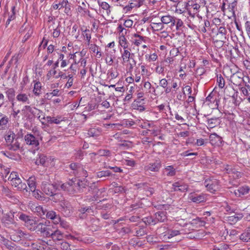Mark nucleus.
I'll return each mask as SVG.
<instances>
[{
    "label": "nucleus",
    "mask_w": 250,
    "mask_h": 250,
    "mask_svg": "<svg viewBox=\"0 0 250 250\" xmlns=\"http://www.w3.org/2000/svg\"><path fill=\"white\" fill-rule=\"evenodd\" d=\"M29 83V78L27 76H24L21 83V89L24 87L25 85Z\"/></svg>",
    "instance_id": "4d7b16f0"
},
{
    "label": "nucleus",
    "mask_w": 250,
    "mask_h": 250,
    "mask_svg": "<svg viewBox=\"0 0 250 250\" xmlns=\"http://www.w3.org/2000/svg\"><path fill=\"white\" fill-rule=\"evenodd\" d=\"M120 52L122 54V58L124 62H128L130 59H132V62L129 63V68L132 69L136 63L135 60L131 58V56L133 55V54H131L130 51L127 49H124L123 52L120 50Z\"/></svg>",
    "instance_id": "6e6552de"
},
{
    "label": "nucleus",
    "mask_w": 250,
    "mask_h": 250,
    "mask_svg": "<svg viewBox=\"0 0 250 250\" xmlns=\"http://www.w3.org/2000/svg\"><path fill=\"white\" fill-rule=\"evenodd\" d=\"M24 140L27 145L32 147H37L39 145L38 138L31 134H27L24 136Z\"/></svg>",
    "instance_id": "4468645a"
},
{
    "label": "nucleus",
    "mask_w": 250,
    "mask_h": 250,
    "mask_svg": "<svg viewBox=\"0 0 250 250\" xmlns=\"http://www.w3.org/2000/svg\"><path fill=\"white\" fill-rule=\"evenodd\" d=\"M24 235V232L22 231L21 229L17 230L15 232V235L17 238H14V241H19L20 240L23 239Z\"/></svg>",
    "instance_id": "e433bc0d"
},
{
    "label": "nucleus",
    "mask_w": 250,
    "mask_h": 250,
    "mask_svg": "<svg viewBox=\"0 0 250 250\" xmlns=\"http://www.w3.org/2000/svg\"><path fill=\"white\" fill-rule=\"evenodd\" d=\"M27 184L31 191L35 190L36 188V182L35 177H29L27 180Z\"/></svg>",
    "instance_id": "cd10ccee"
},
{
    "label": "nucleus",
    "mask_w": 250,
    "mask_h": 250,
    "mask_svg": "<svg viewBox=\"0 0 250 250\" xmlns=\"http://www.w3.org/2000/svg\"><path fill=\"white\" fill-rule=\"evenodd\" d=\"M133 21L131 20H125L124 21V25L128 28L131 27L132 26Z\"/></svg>",
    "instance_id": "e2e57ef3"
},
{
    "label": "nucleus",
    "mask_w": 250,
    "mask_h": 250,
    "mask_svg": "<svg viewBox=\"0 0 250 250\" xmlns=\"http://www.w3.org/2000/svg\"><path fill=\"white\" fill-rule=\"evenodd\" d=\"M63 234L61 231L57 229L53 232H51V237L55 242H60L62 241L63 238Z\"/></svg>",
    "instance_id": "6ab92c4d"
},
{
    "label": "nucleus",
    "mask_w": 250,
    "mask_h": 250,
    "mask_svg": "<svg viewBox=\"0 0 250 250\" xmlns=\"http://www.w3.org/2000/svg\"><path fill=\"white\" fill-rule=\"evenodd\" d=\"M240 238L245 242L250 241V232L249 231L244 232L240 235Z\"/></svg>",
    "instance_id": "c9c22d12"
},
{
    "label": "nucleus",
    "mask_w": 250,
    "mask_h": 250,
    "mask_svg": "<svg viewBox=\"0 0 250 250\" xmlns=\"http://www.w3.org/2000/svg\"><path fill=\"white\" fill-rule=\"evenodd\" d=\"M161 21L163 23H171V25L175 24V20L173 17H161Z\"/></svg>",
    "instance_id": "7c9ffc66"
},
{
    "label": "nucleus",
    "mask_w": 250,
    "mask_h": 250,
    "mask_svg": "<svg viewBox=\"0 0 250 250\" xmlns=\"http://www.w3.org/2000/svg\"><path fill=\"white\" fill-rule=\"evenodd\" d=\"M11 184L13 187H14L18 190H26V191H27V190L26 189L27 187L26 184L22 183L21 179L19 177L12 181L11 182Z\"/></svg>",
    "instance_id": "dca6fc26"
},
{
    "label": "nucleus",
    "mask_w": 250,
    "mask_h": 250,
    "mask_svg": "<svg viewBox=\"0 0 250 250\" xmlns=\"http://www.w3.org/2000/svg\"><path fill=\"white\" fill-rule=\"evenodd\" d=\"M54 76L55 78L58 79V78H62L63 79H65L67 78L66 75H65L62 72L59 71L58 74H56L55 75H49L48 77L50 76Z\"/></svg>",
    "instance_id": "603ef678"
},
{
    "label": "nucleus",
    "mask_w": 250,
    "mask_h": 250,
    "mask_svg": "<svg viewBox=\"0 0 250 250\" xmlns=\"http://www.w3.org/2000/svg\"><path fill=\"white\" fill-rule=\"evenodd\" d=\"M164 172L167 176H173L176 174V172L172 166H169L164 169Z\"/></svg>",
    "instance_id": "a878e982"
},
{
    "label": "nucleus",
    "mask_w": 250,
    "mask_h": 250,
    "mask_svg": "<svg viewBox=\"0 0 250 250\" xmlns=\"http://www.w3.org/2000/svg\"><path fill=\"white\" fill-rule=\"evenodd\" d=\"M241 90L244 96H249L250 95V90H249L246 87H242L241 88Z\"/></svg>",
    "instance_id": "774afa93"
},
{
    "label": "nucleus",
    "mask_w": 250,
    "mask_h": 250,
    "mask_svg": "<svg viewBox=\"0 0 250 250\" xmlns=\"http://www.w3.org/2000/svg\"><path fill=\"white\" fill-rule=\"evenodd\" d=\"M226 30L224 27H220L219 28L218 32L217 34V36H220L221 35V37H220V40H225L226 39Z\"/></svg>",
    "instance_id": "72a5a7b5"
},
{
    "label": "nucleus",
    "mask_w": 250,
    "mask_h": 250,
    "mask_svg": "<svg viewBox=\"0 0 250 250\" xmlns=\"http://www.w3.org/2000/svg\"><path fill=\"white\" fill-rule=\"evenodd\" d=\"M83 32H84L83 34V36L86 39V40L87 41L88 43H89L90 39H91V34L89 33V30L88 29L83 30L82 29Z\"/></svg>",
    "instance_id": "a18cd8bd"
},
{
    "label": "nucleus",
    "mask_w": 250,
    "mask_h": 250,
    "mask_svg": "<svg viewBox=\"0 0 250 250\" xmlns=\"http://www.w3.org/2000/svg\"><path fill=\"white\" fill-rule=\"evenodd\" d=\"M188 199L196 203H200L206 201L207 199V195L205 194H198L195 193H190L188 196Z\"/></svg>",
    "instance_id": "9d476101"
},
{
    "label": "nucleus",
    "mask_w": 250,
    "mask_h": 250,
    "mask_svg": "<svg viewBox=\"0 0 250 250\" xmlns=\"http://www.w3.org/2000/svg\"><path fill=\"white\" fill-rule=\"evenodd\" d=\"M98 154L101 156H110L111 153L109 150L107 149H100L98 152Z\"/></svg>",
    "instance_id": "a19ab883"
},
{
    "label": "nucleus",
    "mask_w": 250,
    "mask_h": 250,
    "mask_svg": "<svg viewBox=\"0 0 250 250\" xmlns=\"http://www.w3.org/2000/svg\"><path fill=\"white\" fill-rule=\"evenodd\" d=\"M6 94L9 99L12 98L15 96V90L13 88H9L6 91Z\"/></svg>",
    "instance_id": "5fc2aeb1"
},
{
    "label": "nucleus",
    "mask_w": 250,
    "mask_h": 250,
    "mask_svg": "<svg viewBox=\"0 0 250 250\" xmlns=\"http://www.w3.org/2000/svg\"><path fill=\"white\" fill-rule=\"evenodd\" d=\"M34 213H36L38 215L42 216L44 215L46 212V210H44L43 208L41 206H38L37 205L36 206L35 210L33 211Z\"/></svg>",
    "instance_id": "473e14b6"
},
{
    "label": "nucleus",
    "mask_w": 250,
    "mask_h": 250,
    "mask_svg": "<svg viewBox=\"0 0 250 250\" xmlns=\"http://www.w3.org/2000/svg\"><path fill=\"white\" fill-rule=\"evenodd\" d=\"M245 28L249 37L250 38V22L246 21L245 23Z\"/></svg>",
    "instance_id": "338daca9"
},
{
    "label": "nucleus",
    "mask_w": 250,
    "mask_h": 250,
    "mask_svg": "<svg viewBox=\"0 0 250 250\" xmlns=\"http://www.w3.org/2000/svg\"><path fill=\"white\" fill-rule=\"evenodd\" d=\"M36 164H41L44 167H53L55 165L54 159L51 157L47 158L43 155H41L36 160Z\"/></svg>",
    "instance_id": "1a4fd4ad"
},
{
    "label": "nucleus",
    "mask_w": 250,
    "mask_h": 250,
    "mask_svg": "<svg viewBox=\"0 0 250 250\" xmlns=\"http://www.w3.org/2000/svg\"><path fill=\"white\" fill-rule=\"evenodd\" d=\"M186 7L189 16H195L198 14L201 11H204L207 9L206 6L200 5L193 0L186 2Z\"/></svg>",
    "instance_id": "7ed1b4c3"
},
{
    "label": "nucleus",
    "mask_w": 250,
    "mask_h": 250,
    "mask_svg": "<svg viewBox=\"0 0 250 250\" xmlns=\"http://www.w3.org/2000/svg\"><path fill=\"white\" fill-rule=\"evenodd\" d=\"M61 248L62 250H71L69 244L66 242H62L61 243Z\"/></svg>",
    "instance_id": "6e6d98bb"
},
{
    "label": "nucleus",
    "mask_w": 250,
    "mask_h": 250,
    "mask_svg": "<svg viewBox=\"0 0 250 250\" xmlns=\"http://www.w3.org/2000/svg\"><path fill=\"white\" fill-rule=\"evenodd\" d=\"M91 50L95 52L97 55H99V56H101V53L98 51V47L96 45H91L90 47Z\"/></svg>",
    "instance_id": "680f3d73"
},
{
    "label": "nucleus",
    "mask_w": 250,
    "mask_h": 250,
    "mask_svg": "<svg viewBox=\"0 0 250 250\" xmlns=\"http://www.w3.org/2000/svg\"><path fill=\"white\" fill-rule=\"evenodd\" d=\"M249 80V77H243V74L239 72H237L232 74L230 78V80L232 83L236 85H240L242 82L246 83V80Z\"/></svg>",
    "instance_id": "0eeeda50"
},
{
    "label": "nucleus",
    "mask_w": 250,
    "mask_h": 250,
    "mask_svg": "<svg viewBox=\"0 0 250 250\" xmlns=\"http://www.w3.org/2000/svg\"><path fill=\"white\" fill-rule=\"evenodd\" d=\"M9 241L7 239H5L3 236L0 234V243L8 247L9 246Z\"/></svg>",
    "instance_id": "052dcab7"
},
{
    "label": "nucleus",
    "mask_w": 250,
    "mask_h": 250,
    "mask_svg": "<svg viewBox=\"0 0 250 250\" xmlns=\"http://www.w3.org/2000/svg\"><path fill=\"white\" fill-rule=\"evenodd\" d=\"M60 209L65 216H69L73 212V208L68 202H61Z\"/></svg>",
    "instance_id": "ddd939ff"
},
{
    "label": "nucleus",
    "mask_w": 250,
    "mask_h": 250,
    "mask_svg": "<svg viewBox=\"0 0 250 250\" xmlns=\"http://www.w3.org/2000/svg\"><path fill=\"white\" fill-rule=\"evenodd\" d=\"M168 83L166 79H162L159 81V85L162 87L163 88H165L167 86Z\"/></svg>",
    "instance_id": "13d9d810"
},
{
    "label": "nucleus",
    "mask_w": 250,
    "mask_h": 250,
    "mask_svg": "<svg viewBox=\"0 0 250 250\" xmlns=\"http://www.w3.org/2000/svg\"><path fill=\"white\" fill-rule=\"evenodd\" d=\"M205 144V140L202 138L198 139L195 143L196 146H202Z\"/></svg>",
    "instance_id": "0e129e2a"
},
{
    "label": "nucleus",
    "mask_w": 250,
    "mask_h": 250,
    "mask_svg": "<svg viewBox=\"0 0 250 250\" xmlns=\"http://www.w3.org/2000/svg\"><path fill=\"white\" fill-rule=\"evenodd\" d=\"M89 229L92 231H95L100 229L101 226L99 220L95 218H91L87 223Z\"/></svg>",
    "instance_id": "2eb2a0df"
},
{
    "label": "nucleus",
    "mask_w": 250,
    "mask_h": 250,
    "mask_svg": "<svg viewBox=\"0 0 250 250\" xmlns=\"http://www.w3.org/2000/svg\"><path fill=\"white\" fill-rule=\"evenodd\" d=\"M59 223L60 224L61 227L65 229H68L70 228L69 223L63 220H62L61 218Z\"/></svg>",
    "instance_id": "8fccbe9b"
},
{
    "label": "nucleus",
    "mask_w": 250,
    "mask_h": 250,
    "mask_svg": "<svg viewBox=\"0 0 250 250\" xmlns=\"http://www.w3.org/2000/svg\"><path fill=\"white\" fill-rule=\"evenodd\" d=\"M141 73H142V75H147V76H149V75H147V73H148V70L146 68V66L145 65H142L141 66Z\"/></svg>",
    "instance_id": "69168bd1"
},
{
    "label": "nucleus",
    "mask_w": 250,
    "mask_h": 250,
    "mask_svg": "<svg viewBox=\"0 0 250 250\" xmlns=\"http://www.w3.org/2000/svg\"><path fill=\"white\" fill-rule=\"evenodd\" d=\"M20 148V144L17 141L13 142V143L10 146L9 148L14 151H16Z\"/></svg>",
    "instance_id": "79ce46f5"
},
{
    "label": "nucleus",
    "mask_w": 250,
    "mask_h": 250,
    "mask_svg": "<svg viewBox=\"0 0 250 250\" xmlns=\"http://www.w3.org/2000/svg\"><path fill=\"white\" fill-rule=\"evenodd\" d=\"M64 55L62 54H60L58 57V60L59 61H62L61 66V67H64L67 65V63L65 60H64Z\"/></svg>",
    "instance_id": "37998d69"
},
{
    "label": "nucleus",
    "mask_w": 250,
    "mask_h": 250,
    "mask_svg": "<svg viewBox=\"0 0 250 250\" xmlns=\"http://www.w3.org/2000/svg\"><path fill=\"white\" fill-rule=\"evenodd\" d=\"M77 10L79 14L83 16H90L89 11L81 6H79Z\"/></svg>",
    "instance_id": "2f4dec72"
},
{
    "label": "nucleus",
    "mask_w": 250,
    "mask_h": 250,
    "mask_svg": "<svg viewBox=\"0 0 250 250\" xmlns=\"http://www.w3.org/2000/svg\"><path fill=\"white\" fill-rule=\"evenodd\" d=\"M45 215L46 218L53 220L55 224H59L60 222V216L57 214L56 212L53 210H50L45 212Z\"/></svg>",
    "instance_id": "a211bd4d"
},
{
    "label": "nucleus",
    "mask_w": 250,
    "mask_h": 250,
    "mask_svg": "<svg viewBox=\"0 0 250 250\" xmlns=\"http://www.w3.org/2000/svg\"><path fill=\"white\" fill-rule=\"evenodd\" d=\"M29 95L25 93H21L18 94L16 96V99L20 102L23 104H29Z\"/></svg>",
    "instance_id": "4be33fe9"
},
{
    "label": "nucleus",
    "mask_w": 250,
    "mask_h": 250,
    "mask_svg": "<svg viewBox=\"0 0 250 250\" xmlns=\"http://www.w3.org/2000/svg\"><path fill=\"white\" fill-rule=\"evenodd\" d=\"M8 121V118L5 116L2 115V114H0V125H5Z\"/></svg>",
    "instance_id": "3c124183"
},
{
    "label": "nucleus",
    "mask_w": 250,
    "mask_h": 250,
    "mask_svg": "<svg viewBox=\"0 0 250 250\" xmlns=\"http://www.w3.org/2000/svg\"><path fill=\"white\" fill-rule=\"evenodd\" d=\"M229 176L233 179H238L241 176V173L235 169Z\"/></svg>",
    "instance_id": "09e8293b"
},
{
    "label": "nucleus",
    "mask_w": 250,
    "mask_h": 250,
    "mask_svg": "<svg viewBox=\"0 0 250 250\" xmlns=\"http://www.w3.org/2000/svg\"><path fill=\"white\" fill-rule=\"evenodd\" d=\"M31 191L33 192V196L38 199H40L42 197V195H43V193L40 191L38 189H35L34 190H31Z\"/></svg>",
    "instance_id": "de8ad7c7"
},
{
    "label": "nucleus",
    "mask_w": 250,
    "mask_h": 250,
    "mask_svg": "<svg viewBox=\"0 0 250 250\" xmlns=\"http://www.w3.org/2000/svg\"><path fill=\"white\" fill-rule=\"evenodd\" d=\"M107 75L111 79H115L118 76V73L115 69H111L108 70Z\"/></svg>",
    "instance_id": "f704fd0d"
},
{
    "label": "nucleus",
    "mask_w": 250,
    "mask_h": 250,
    "mask_svg": "<svg viewBox=\"0 0 250 250\" xmlns=\"http://www.w3.org/2000/svg\"><path fill=\"white\" fill-rule=\"evenodd\" d=\"M249 190L250 188L248 186H243L239 188L236 190H235L234 192L236 196L240 197L247 194L249 192Z\"/></svg>",
    "instance_id": "412c9836"
},
{
    "label": "nucleus",
    "mask_w": 250,
    "mask_h": 250,
    "mask_svg": "<svg viewBox=\"0 0 250 250\" xmlns=\"http://www.w3.org/2000/svg\"><path fill=\"white\" fill-rule=\"evenodd\" d=\"M174 191H180L184 192L188 189V186L186 184H181L179 182H176L172 185Z\"/></svg>",
    "instance_id": "5701e85b"
},
{
    "label": "nucleus",
    "mask_w": 250,
    "mask_h": 250,
    "mask_svg": "<svg viewBox=\"0 0 250 250\" xmlns=\"http://www.w3.org/2000/svg\"><path fill=\"white\" fill-rule=\"evenodd\" d=\"M70 168L76 171L77 174H79V171L82 170V167L76 163H72L70 165Z\"/></svg>",
    "instance_id": "58836bf2"
},
{
    "label": "nucleus",
    "mask_w": 250,
    "mask_h": 250,
    "mask_svg": "<svg viewBox=\"0 0 250 250\" xmlns=\"http://www.w3.org/2000/svg\"><path fill=\"white\" fill-rule=\"evenodd\" d=\"M61 186L60 183L51 184L46 182H43L41 185V189L45 194L52 196L56 195V190H59Z\"/></svg>",
    "instance_id": "20e7f679"
},
{
    "label": "nucleus",
    "mask_w": 250,
    "mask_h": 250,
    "mask_svg": "<svg viewBox=\"0 0 250 250\" xmlns=\"http://www.w3.org/2000/svg\"><path fill=\"white\" fill-rule=\"evenodd\" d=\"M209 141L212 146H219L222 144L223 141L220 136L214 133L210 135Z\"/></svg>",
    "instance_id": "f3484780"
},
{
    "label": "nucleus",
    "mask_w": 250,
    "mask_h": 250,
    "mask_svg": "<svg viewBox=\"0 0 250 250\" xmlns=\"http://www.w3.org/2000/svg\"><path fill=\"white\" fill-rule=\"evenodd\" d=\"M161 167V163L159 160H156L146 165L144 169L146 171L158 172Z\"/></svg>",
    "instance_id": "9b49d317"
},
{
    "label": "nucleus",
    "mask_w": 250,
    "mask_h": 250,
    "mask_svg": "<svg viewBox=\"0 0 250 250\" xmlns=\"http://www.w3.org/2000/svg\"><path fill=\"white\" fill-rule=\"evenodd\" d=\"M44 119L48 124H59L62 121H63V119L61 116H57L56 117H51L50 116H47L46 118H44Z\"/></svg>",
    "instance_id": "b1692460"
},
{
    "label": "nucleus",
    "mask_w": 250,
    "mask_h": 250,
    "mask_svg": "<svg viewBox=\"0 0 250 250\" xmlns=\"http://www.w3.org/2000/svg\"><path fill=\"white\" fill-rule=\"evenodd\" d=\"M236 3L234 2L229 4L223 2L221 9L224 12V16H235L234 9Z\"/></svg>",
    "instance_id": "423d86ee"
},
{
    "label": "nucleus",
    "mask_w": 250,
    "mask_h": 250,
    "mask_svg": "<svg viewBox=\"0 0 250 250\" xmlns=\"http://www.w3.org/2000/svg\"><path fill=\"white\" fill-rule=\"evenodd\" d=\"M98 3L101 8L103 10V14L109 15L110 13L109 5L106 2H102L100 3V1H98Z\"/></svg>",
    "instance_id": "bb28decb"
},
{
    "label": "nucleus",
    "mask_w": 250,
    "mask_h": 250,
    "mask_svg": "<svg viewBox=\"0 0 250 250\" xmlns=\"http://www.w3.org/2000/svg\"><path fill=\"white\" fill-rule=\"evenodd\" d=\"M125 34H122L119 36V43L123 49H127L129 43L125 37Z\"/></svg>",
    "instance_id": "393cba45"
},
{
    "label": "nucleus",
    "mask_w": 250,
    "mask_h": 250,
    "mask_svg": "<svg viewBox=\"0 0 250 250\" xmlns=\"http://www.w3.org/2000/svg\"><path fill=\"white\" fill-rule=\"evenodd\" d=\"M96 174L98 177L102 178L110 176L111 173L108 170H105L98 172Z\"/></svg>",
    "instance_id": "ea45409f"
},
{
    "label": "nucleus",
    "mask_w": 250,
    "mask_h": 250,
    "mask_svg": "<svg viewBox=\"0 0 250 250\" xmlns=\"http://www.w3.org/2000/svg\"><path fill=\"white\" fill-rule=\"evenodd\" d=\"M134 36L138 38L134 41V43L135 45L139 46L143 42H146V37H144L137 34H134Z\"/></svg>",
    "instance_id": "c756f323"
},
{
    "label": "nucleus",
    "mask_w": 250,
    "mask_h": 250,
    "mask_svg": "<svg viewBox=\"0 0 250 250\" xmlns=\"http://www.w3.org/2000/svg\"><path fill=\"white\" fill-rule=\"evenodd\" d=\"M42 84L40 82H36L34 83L33 93L36 96H39L41 92Z\"/></svg>",
    "instance_id": "c85d7f7f"
},
{
    "label": "nucleus",
    "mask_w": 250,
    "mask_h": 250,
    "mask_svg": "<svg viewBox=\"0 0 250 250\" xmlns=\"http://www.w3.org/2000/svg\"><path fill=\"white\" fill-rule=\"evenodd\" d=\"M52 227H47L43 224V227H41L39 232H40L43 235L49 237L51 235V232H53L54 230H52Z\"/></svg>",
    "instance_id": "aec40b11"
},
{
    "label": "nucleus",
    "mask_w": 250,
    "mask_h": 250,
    "mask_svg": "<svg viewBox=\"0 0 250 250\" xmlns=\"http://www.w3.org/2000/svg\"><path fill=\"white\" fill-rule=\"evenodd\" d=\"M59 10L63 9L64 7L68 5L67 0H63L61 2L58 3Z\"/></svg>",
    "instance_id": "bf43d9fd"
},
{
    "label": "nucleus",
    "mask_w": 250,
    "mask_h": 250,
    "mask_svg": "<svg viewBox=\"0 0 250 250\" xmlns=\"http://www.w3.org/2000/svg\"><path fill=\"white\" fill-rule=\"evenodd\" d=\"M217 82L218 83V86L220 88H223L224 87L225 80L221 75L217 77Z\"/></svg>",
    "instance_id": "c03bdc74"
},
{
    "label": "nucleus",
    "mask_w": 250,
    "mask_h": 250,
    "mask_svg": "<svg viewBox=\"0 0 250 250\" xmlns=\"http://www.w3.org/2000/svg\"><path fill=\"white\" fill-rule=\"evenodd\" d=\"M204 185L211 192H214L219 188L218 182L215 180H206L204 182Z\"/></svg>",
    "instance_id": "f8f14e48"
},
{
    "label": "nucleus",
    "mask_w": 250,
    "mask_h": 250,
    "mask_svg": "<svg viewBox=\"0 0 250 250\" xmlns=\"http://www.w3.org/2000/svg\"><path fill=\"white\" fill-rule=\"evenodd\" d=\"M19 219L24 222L25 226L31 231L39 232L41 227H43V223L39 222L35 218L21 213Z\"/></svg>",
    "instance_id": "f03ea898"
},
{
    "label": "nucleus",
    "mask_w": 250,
    "mask_h": 250,
    "mask_svg": "<svg viewBox=\"0 0 250 250\" xmlns=\"http://www.w3.org/2000/svg\"><path fill=\"white\" fill-rule=\"evenodd\" d=\"M59 61L57 60V61L54 64L53 69L50 70L48 72L47 74V76H48L49 75H55L56 74L57 71L55 70V69L59 66Z\"/></svg>",
    "instance_id": "49530a36"
},
{
    "label": "nucleus",
    "mask_w": 250,
    "mask_h": 250,
    "mask_svg": "<svg viewBox=\"0 0 250 250\" xmlns=\"http://www.w3.org/2000/svg\"><path fill=\"white\" fill-rule=\"evenodd\" d=\"M187 233V232L183 229H168L166 232L163 234L162 238L165 241H167L169 239L173 238L174 236H176L178 235L185 234Z\"/></svg>",
    "instance_id": "39448f33"
},
{
    "label": "nucleus",
    "mask_w": 250,
    "mask_h": 250,
    "mask_svg": "<svg viewBox=\"0 0 250 250\" xmlns=\"http://www.w3.org/2000/svg\"><path fill=\"white\" fill-rule=\"evenodd\" d=\"M156 218L160 222H164L166 219V216L163 212H158L155 214Z\"/></svg>",
    "instance_id": "4c0bfd02"
},
{
    "label": "nucleus",
    "mask_w": 250,
    "mask_h": 250,
    "mask_svg": "<svg viewBox=\"0 0 250 250\" xmlns=\"http://www.w3.org/2000/svg\"><path fill=\"white\" fill-rule=\"evenodd\" d=\"M19 177L18 173L16 172L13 171L10 173L8 179L10 181V182H11L14 180L17 179Z\"/></svg>",
    "instance_id": "864d4df0"
},
{
    "label": "nucleus",
    "mask_w": 250,
    "mask_h": 250,
    "mask_svg": "<svg viewBox=\"0 0 250 250\" xmlns=\"http://www.w3.org/2000/svg\"><path fill=\"white\" fill-rule=\"evenodd\" d=\"M82 181L77 180L76 178L69 180L68 182L62 184L61 186V188L63 190H66L70 194H74L81 192L83 191Z\"/></svg>",
    "instance_id": "f257e3e1"
}]
</instances>
